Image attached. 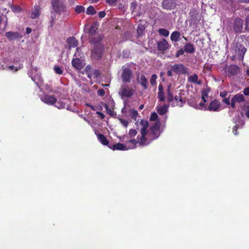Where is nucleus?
Instances as JSON below:
<instances>
[{
  "mask_svg": "<svg viewBox=\"0 0 249 249\" xmlns=\"http://www.w3.org/2000/svg\"><path fill=\"white\" fill-rule=\"evenodd\" d=\"M140 124L142 126L141 130V137L139 138L137 137L139 145L140 146H145L149 144L153 141L151 140V138L148 136L146 137V135L148 134L147 128L149 126V123L146 120H141Z\"/></svg>",
  "mask_w": 249,
  "mask_h": 249,
  "instance_id": "obj_1",
  "label": "nucleus"
},
{
  "mask_svg": "<svg viewBox=\"0 0 249 249\" xmlns=\"http://www.w3.org/2000/svg\"><path fill=\"white\" fill-rule=\"evenodd\" d=\"M51 4L55 13L60 15L66 12V6L63 0H52Z\"/></svg>",
  "mask_w": 249,
  "mask_h": 249,
  "instance_id": "obj_2",
  "label": "nucleus"
},
{
  "mask_svg": "<svg viewBox=\"0 0 249 249\" xmlns=\"http://www.w3.org/2000/svg\"><path fill=\"white\" fill-rule=\"evenodd\" d=\"M234 42H235L234 47L235 53L234 56L237 58V60L242 61L246 49L243 45L236 42L235 40H234Z\"/></svg>",
  "mask_w": 249,
  "mask_h": 249,
  "instance_id": "obj_3",
  "label": "nucleus"
},
{
  "mask_svg": "<svg viewBox=\"0 0 249 249\" xmlns=\"http://www.w3.org/2000/svg\"><path fill=\"white\" fill-rule=\"evenodd\" d=\"M104 50V46H93L91 50V57L92 60H99L102 56V53Z\"/></svg>",
  "mask_w": 249,
  "mask_h": 249,
  "instance_id": "obj_4",
  "label": "nucleus"
},
{
  "mask_svg": "<svg viewBox=\"0 0 249 249\" xmlns=\"http://www.w3.org/2000/svg\"><path fill=\"white\" fill-rule=\"evenodd\" d=\"M160 123L158 121L156 122L153 125L150 127V132L149 134V137L151 138L152 141L158 139L160 135Z\"/></svg>",
  "mask_w": 249,
  "mask_h": 249,
  "instance_id": "obj_5",
  "label": "nucleus"
},
{
  "mask_svg": "<svg viewBox=\"0 0 249 249\" xmlns=\"http://www.w3.org/2000/svg\"><path fill=\"white\" fill-rule=\"evenodd\" d=\"M189 15L190 24H197L201 19V15H199V11L195 9H192L190 11Z\"/></svg>",
  "mask_w": 249,
  "mask_h": 249,
  "instance_id": "obj_6",
  "label": "nucleus"
},
{
  "mask_svg": "<svg viewBox=\"0 0 249 249\" xmlns=\"http://www.w3.org/2000/svg\"><path fill=\"white\" fill-rule=\"evenodd\" d=\"M172 71L178 74H186L188 69L182 64H176L171 67Z\"/></svg>",
  "mask_w": 249,
  "mask_h": 249,
  "instance_id": "obj_7",
  "label": "nucleus"
},
{
  "mask_svg": "<svg viewBox=\"0 0 249 249\" xmlns=\"http://www.w3.org/2000/svg\"><path fill=\"white\" fill-rule=\"evenodd\" d=\"M134 93V90L132 89L129 88L128 86L122 87L119 94L121 95L122 98L124 97L130 98Z\"/></svg>",
  "mask_w": 249,
  "mask_h": 249,
  "instance_id": "obj_8",
  "label": "nucleus"
},
{
  "mask_svg": "<svg viewBox=\"0 0 249 249\" xmlns=\"http://www.w3.org/2000/svg\"><path fill=\"white\" fill-rule=\"evenodd\" d=\"M205 110H208L210 111H219L220 110V103L216 100L212 101L207 107H205Z\"/></svg>",
  "mask_w": 249,
  "mask_h": 249,
  "instance_id": "obj_9",
  "label": "nucleus"
},
{
  "mask_svg": "<svg viewBox=\"0 0 249 249\" xmlns=\"http://www.w3.org/2000/svg\"><path fill=\"white\" fill-rule=\"evenodd\" d=\"M245 97L244 95L238 93L233 96L231 100V106L232 108H235V104L236 103H240L245 101Z\"/></svg>",
  "mask_w": 249,
  "mask_h": 249,
  "instance_id": "obj_10",
  "label": "nucleus"
},
{
  "mask_svg": "<svg viewBox=\"0 0 249 249\" xmlns=\"http://www.w3.org/2000/svg\"><path fill=\"white\" fill-rule=\"evenodd\" d=\"M243 19L238 18H236L233 26V30L236 33H240L242 32L243 28Z\"/></svg>",
  "mask_w": 249,
  "mask_h": 249,
  "instance_id": "obj_11",
  "label": "nucleus"
},
{
  "mask_svg": "<svg viewBox=\"0 0 249 249\" xmlns=\"http://www.w3.org/2000/svg\"><path fill=\"white\" fill-rule=\"evenodd\" d=\"M132 77V71L131 70L125 68L123 70L122 78L123 82H129Z\"/></svg>",
  "mask_w": 249,
  "mask_h": 249,
  "instance_id": "obj_12",
  "label": "nucleus"
},
{
  "mask_svg": "<svg viewBox=\"0 0 249 249\" xmlns=\"http://www.w3.org/2000/svg\"><path fill=\"white\" fill-rule=\"evenodd\" d=\"M104 37L103 35H99L96 36H92L90 37L89 42L91 44H93V46H104V44L101 42Z\"/></svg>",
  "mask_w": 249,
  "mask_h": 249,
  "instance_id": "obj_13",
  "label": "nucleus"
},
{
  "mask_svg": "<svg viewBox=\"0 0 249 249\" xmlns=\"http://www.w3.org/2000/svg\"><path fill=\"white\" fill-rule=\"evenodd\" d=\"M41 100L48 105H53L56 103L57 100L54 95L46 94L41 98Z\"/></svg>",
  "mask_w": 249,
  "mask_h": 249,
  "instance_id": "obj_14",
  "label": "nucleus"
},
{
  "mask_svg": "<svg viewBox=\"0 0 249 249\" xmlns=\"http://www.w3.org/2000/svg\"><path fill=\"white\" fill-rule=\"evenodd\" d=\"M162 5L164 9L171 10L176 7V3L175 0H163Z\"/></svg>",
  "mask_w": 249,
  "mask_h": 249,
  "instance_id": "obj_15",
  "label": "nucleus"
},
{
  "mask_svg": "<svg viewBox=\"0 0 249 249\" xmlns=\"http://www.w3.org/2000/svg\"><path fill=\"white\" fill-rule=\"evenodd\" d=\"M240 72V68L235 65L231 64L228 66L227 68V73L229 76L235 75Z\"/></svg>",
  "mask_w": 249,
  "mask_h": 249,
  "instance_id": "obj_16",
  "label": "nucleus"
},
{
  "mask_svg": "<svg viewBox=\"0 0 249 249\" xmlns=\"http://www.w3.org/2000/svg\"><path fill=\"white\" fill-rule=\"evenodd\" d=\"M5 36L10 41L15 40L22 37V36L18 32H6Z\"/></svg>",
  "mask_w": 249,
  "mask_h": 249,
  "instance_id": "obj_17",
  "label": "nucleus"
},
{
  "mask_svg": "<svg viewBox=\"0 0 249 249\" xmlns=\"http://www.w3.org/2000/svg\"><path fill=\"white\" fill-rule=\"evenodd\" d=\"M66 42L67 44L66 47L70 50L71 48L77 47L78 41L74 37H70L67 39Z\"/></svg>",
  "mask_w": 249,
  "mask_h": 249,
  "instance_id": "obj_18",
  "label": "nucleus"
},
{
  "mask_svg": "<svg viewBox=\"0 0 249 249\" xmlns=\"http://www.w3.org/2000/svg\"><path fill=\"white\" fill-rule=\"evenodd\" d=\"M157 46L158 50L160 51H164L169 47L168 43L165 39H163L161 41H158L157 42Z\"/></svg>",
  "mask_w": 249,
  "mask_h": 249,
  "instance_id": "obj_19",
  "label": "nucleus"
},
{
  "mask_svg": "<svg viewBox=\"0 0 249 249\" xmlns=\"http://www.w3.org/2000/svg\"><path fill=\"white\" fill-rule=\"evenodd\" d=\"M5 64V67H7V69L13 71H16L20 69L21 68V64L20 63H14L15 65H13L12 64V63H4Z\"/></svg>",
  "mask_w": 249,
  "mask_h": 249,
  "instance_id": "obj_20",
  "label": "nucleus"
},
{
  "mask_svg": "<svg viewBox=\"0 0 249 249\" xmlns=\"http://www.w3.org/2000/svg\"><path fill=\"white\" fill-rule=\"evenodd\" d=\"M109 147L114 150H127L128 149L125 145L121 143H117V144H113L112 146H109Z\"/></svg>",
  "mask_w": 249,
  "mask_h": 249,
  "instance_id": "obj_21",
  "label": "nucleus"
},
{
  "mask_svg": "<svg viewBox=\"0 0 249 249\" xmlns=\"http://www.w3.org/2000/svg\"><path fill=\"white\" fill-rule=\"evenodd\" d=\"M80 50L79 48L76 49V52L74 54V58L72 60L71 62H82L84 60L83 56L80 54Z\"/></svg>",
  "mask_w": 249,
  "mask_h": 249,
  "instance_id": "obj_22",
  "label": "nucleus"
},
{
  "mask_svg": "<svg viewBox=\"0 0 249 249\" xmlns=\"http://www.w3.org/2000/svg\"><path fill=\"white\" fill-rule=\"evenodd\" d=\"M169 107V106L167 104H164L162 106H158L157 107V111L160 115H164L168 111Z\"/></svg>",
  "mask_w": 249,
  "mask_h": 249,
  "instance_id": "obj_23",
  "label": "nucleus"
},
{
  "mask_svg": "<svg viewBox=\"0 0 249 249\" xmlns=\"http://www.w3.org/2000/svg\"><path fill=\"white\" fill-rule=\"evenodd\" d=\"M81 73L83 74H86L89 78H91L93 74V69L90 65H88L83 71H81Z\"/></svg>",
  "mask_w": 249,
  "mask_h": 249,
  "instance_id": "obj_24",
  "label": "nucleus"
},
{
  "mask_svg": "<svg viewBox=\"0 0 249 249\" xmlns=\"http://www.w3.org/2000/svg\"><path fill=\"white\" fill-rule=\"evenodd\" d=\"M140 22H141L138 24L137 29V37L142 36L143 35L145 29V24H142V21H140Z\"/></svg>",
  "mask_w": 249,
  "mask_h": 249,
  "instance_id": "obj_25",
  "label": "nucleus"
},
{
  "mask_svg": "<svg viewBox=\"0 0 249 249\" xmlns=\"http://www.w3.org/2000/svg\"><path fill=\"white\" fill-rule=\"evenodd\" d=\"M185 52L189 53H193L195 52V48L193 44L191 43H187L184 47Z\"/></svg>",
  "mask_w": 249,
  "mask_h": 249,
  "instance_id": "obj_26",
  "label": "nucleus"
},
{
  "mask_svg": "<svg viewBox=\"0 0 249 249\" xmlns=\"http://www.w3.org/2000/svg\"><path fill=\"white\" fill-rule=\"evenodd\" d=\"M40 8L38 5H35L34 6V8L31 13V18L32 19H35L36 18H37L40 16Z\"/></svg>",
  "mask_w": 249,
  "mask_h": 249,
  "instance_id": "obj_27",
  "label": "nucleus"
},
{
  "mask_svg": "<svg viewBox=\"0 0 249 249\" xmlns=\"http://www.w3.org/2000/svg\"><path fill=\"white\" fill-rule=\"evenodd\" d=\"M98 29L97 25L96 23H93L90 26V27L86 31V29H84V31L86 33H88L89 36H92L96 33V30Z\"/></svg>",
  "mask_w": 249,
  "mask_h": 249,
  "instance_id": "obj_28",
  "label": "nucleus"
},
{
  "mask_svg": "<svg viewBox=\"0 0 249 249\" xmlns=\"http://www.w3.org/2000/svg\"><path fill=\"white\" fill-rule=\"evenodd\" d=\"M180 95L181 93H179L178 95H176L174 99L177 102V105L181 107L185 104V100L181 97Z\"/></svg>",
  "mask_w": 249,
  "mask_h": 249,
  "instance_id": "obj_29",
  "label": "nucleus"
},
{
  "mask_svg": "<svg viewBox=\"0 0 249 249\" xmlns=\"http://www.w3.org/2000/svg\"><path fill=\"white\" fill-rule=\"evenodd\" d=\"M167 92V100L169 103L172 102L174 98L173 97V94L171 91V85L168 86L167 88L166 89Z\"/></svg>",
  "mask_w": 249,
  "mask_h": 249,
  "instance_id": "obj_30",
  "label": "nucleus"
},
{
  "mask_svg": "<svg viewBox=\"0 0 249 249\" xmlns=\"http://www.w3.org/2000/svg\"><path fill=\"white\" fill-rule=\"evenodd\" d=\"M181 34L178 31L173 32L170 36L171 40L172 41L178 42L179 41Z\"/></svg>",
  "mask_w": 249,
  "mask_h": 249,
  "instance_id": "obj_31",
  "label": "nucleus"
},
{
  "mask_svg": "<svg viewBox=\"0 0 249 249\" xmlns=\"http://www.w3.org/2000/svg\"><path fill=\"white\" fill-rule=\"evenodd\" d=\"M98 140L105 145H107L108 144V141L106 137L102 134H99L97 135Z\"/></svg>",
  "mask_w": 249,
  "mask_h": 249,
  "instance_id": "obj_32",
  "label": "nucleus"
},
{
  "mask_svg": "<svg viewBox=\"0 0 249 249\" xmlns=\"http://www.w3.org/2000/svg\"><path fill=\"white\" fill-rule=\"evenodd\" d=\"M198 76L196 74H194V75L190 76L188 78V81L194 83H197L198 84H200L201 82L200 81L198 82Z\"/></svg>",
  "mask_w": 249,
  "mask_h": 249,
  "instance_id": "obj_33",
  "label": "nucleus"
},
{
  "mask_svg": "<svg viewBox=\"0 0 249 249\" xmlns=\"http://www.w3.org/2000/svg\"><path fill=\"white\" fill-rule=\"evenodd\" d=\"M141 84L144 89H146L147 88V80L144 75L141 76Z\"/></svg>",
  "mask_w": 249,
  "mask_h": 249,
  "instance_id": "obj_34",
  "label": "nucleus"
},
{
  "mask_svg": "<svg viewBox=\"0 0 249 249\" xmlns=\"http://www.w3.org/2000/svg\"><path fill=\"white\" fill-rule=\"evenodd\" d=\"M127 143H130L132 144V145L131 146H128V149H132V148H136V145L139 143V140H137L136 139H132L129 141H128Z\"/></svg>",
  "mask_w": 249,
  "mask_h": 249,
  "instance_id": "obj_35",
  "label": "nucleus"
},
{
  "mask_svg": "<svg viewBox=\"0 0 249 249\" xmlns=\"http://www.w3.org/2000/svg\"><path fill=\"white\" fill-rule=\"evenodd\" d=\"M85 64L86 63H71V65L74 68L81 72L82 71L81 70L83 69Z\"/></svg>",
  "mask_w": 249,
  "mask_h": 249,
  "instance_id": "obj_36",
  "label": "nucleus"
},
{
  "mask_svg": "<svg viewBox=\"0 0 249 249\" xmlns=\"http://www.w3.org/2000/svg\"><path fill=\"white\" fill-rule=\"evenodd\" d=\"M213 68V65L211 63H205L203 71L204 73H207L209 71H210Z\"/></svg>",
  "mask_w": 249,
  "mask_h": 249,
  "instance_id": "obj_37",
  "label": "nucleus"
},
{
  "mask_svg": "<svg viewBox=\"0 0 249 249\" xmlns=\"http://www.w3.org/2000/svg\"><path fill=\"white\" fill-rule=\"evenodd\" d=\"M53 70H54L55 73L57 74H59V75L63 74L64 71H63V69L57 65L54 66V67L53 68Z\"/></svg>",
  "mask_w": 249,
  "mask_h": 249,
  "instance_id": "obj_38",
  "label": "nucleus"
},
{
  "mask_svg": "<svg viewBox=\"0 0 249 249\" xmlns=\"http://www.w3.org/2000/svg\"><path fill=\"white\" fill-rule=\"evenodd\" d=\"M129 112L130 113L131 118L136 121L138 115V111L134 109H131L129 110Z\"/></svg>",
  "mask_w": 249,
  "mask_h": 249,
  "instance_id": "obj_39",
  "label": "nucleus"
},
{
  "mask_svg": "<svg viewBox=\"0 0 249 249\" xmlns=\"http://www.w3.org/2000/svg\"><path fill=\"white\" fill-rule=\"evenodd\" d=\"M75 12L77 14H81L85 12V9L82 5H77L75 8Z\"/></svg>",
  "mask_w": 249,
  "mask_h": 249,
  "instance_id": "obj_40",
  "label": "nucleus"
},
{
  "mask_svg": "<svg viewBox=\"0 0 249 249\" xmlns=\"http://www.w3.org/2000/svg\"><path fill=\"white\" fill-rule=\"evenodd\" d=\"M158 32L160 35L164 36H168L169 35V32L167 30L164 28L159 29Z\"/></svg>",
  "mask_w": 249,
  "mask_h": 249,
  "instance_id": "obj_41",
  "label": "nucleus"
},
{
  "mask_svg": "<svg viewBox=\"0 0 249 249\" xmlns=\"http://www.w3.org/2000/svg\"><path fill=\"white\" fill-rule=\"evenodd\" d=\"M96 13V11L95 10L94 7L92 6H89L86 11V14L88 15H93Z\"/></svg>",
  "mask_w": 249,
  "mask_h": 249,
  "instance_id": "obj_42",
  "label": "nucleus"
},
{
  "mask_svg": "<svg viewBox=\"0 0 249 249\" xmlns=\"http://www.w3.org/2000/svg\"><path fill=\"white\" fill-rule=\"evenodd\" d=\"M209 90L208 89H205L202 90L201 94H202V99L204 100V102H206V98H207L208 96Z\"/></svg>",
  "mask_w": 249,
  "mask_h": 249,
  "instance_id": "obj_43",
  "label": "nucleus"
},
{
  "mask_svg": "<svg viewBox=\"0 0 249 249\" xmlns=\"http://www.w3.org/2000/svg\"><path fill=\"white\" fill-rule=\"evenodd\" d=\"M104 106L108 114L110 115V116H113L114 115L113 110L111 109L107 104H105Z\"/></svg>",
  "mask_w": 249,
  "mask_h": 249,
  "instance_id": "obj_44",
  "label": "nucleus"
},
{
  "mask_svg": "<svg viewBox=\"0 0 249 249\" xmlns=\"http://www.w3.org/2000/svg\"><path fill=\"white\" fill-rule=\"evenodd\" d=\"M138 6L137 3L135 0H133L130 4V10L133 14L135 12V10Z\"/></svg>",
  "mask_w": 249,
  "mask_h": 249,
  "instance_id": "obj_45",
  "label": "nucleus"
},
{
  "mask_svg": "<svg viewBox=\"0 0 249 249\" xmlns=\"http://www.w3.org/2000/svg\"><path fill=\"white\" fill-rule=\"evenodd\" d=\"M158 97L160 101H162V102L165 101V96H164V91L158 92Z\"/></svg>",
  "mask_w": 249,
  "mask_h": 249,
  "instance_id": "obj_46",
  "label": "nucleus"
},
{
  "mask_svg": "<svg viewBox=\"0 0 249 249\" xmlns=\"http://www.w3.org/2000/svg\"><path fill=\"white\" fill-rule=\"evenodd\" d=\"M157 78V76L155 74H154L151 76L150 82V84L152 86L155 85V84L156 83Z\"/></svg>",
  "mask_w": 249,
  "mask_h": 249,
  "instance_id": "obj_47",
  "label": "nucleus"
},
{
  "mask_svg": "<svg viewBox=\"0 0 249 249\" xmlns=\"http://www.w3.org/2000/svg\"><path fill=\"white\" fill-rule=\"evenodd\" d=\"M119 121H120V123L125 127H127L128 125L129 122L124 119L122 118H119Z\"/></svg>",
  "mask_w": 249,
  "mask_h": 249,
  "instance_id": "obj_48",
  "label": "nucleus"
},
{
  "mask_svg": "<svg viewBox=\"0 0 249 249\" xmlns=\"http://www.w3.org/2000/svg\"><path fill=\"white\" fill-rule=\"evenodd\" d=\"M137 134V131L134 129H130L129 131L128 135L130 138L134 137Z\"/></svg>",
  "mask_w": 249,
  "mask_h": 249,
  "instance_id": "obj_49",
  "label": "nucleus"
},
{
  "mask_svg": "<svg viewBox=\"0 0 249 249\" xmlns=\"http://www.w3.org/2000/svg\"><path fill=\"white\" fill-rule=\"evenodd\" d=\"M51 26L52 27L53 24H54V20L55 19V15L54 13V12L52 11L51 12Z\"/></svg>",
  "mask_w": 249,
  "mask_h": 249,
  "instance_id": "obj_50",
  "label": "nucleus"
},
{
  "mask_svg": "<svg viewBox=\"0 0 249 249\" xmlns=\"http://www.w3.org/2000/svg\"><path fill=\"white\" fill-rule=\"evenodd\" d=\"M158 118V116L155 112H153L150 116V121H156Z\"/></svg>",
  "mask_w": 249,
  "mask_h": 249,
  "instance_id": "obj_51",
  "label": "nucleus"
},
{
  "mask_svg": "<svg viewBox=\"0 0 249 249\" xmlns=\"http://www.w3.org/2000/svg\"><path fill=\"white\" fill-rule=\"evenodd\" d=\"M243 110L245 111L246 116L249 118V106H245L243 107Z\"/></svg>",
  "mask_w": 249,
  "mask_h": 249,
  "instance_id": "obj_52",
  "label": "nucleus"
},
{
  "mask_svg": "<svg viewBox=\"0 0 249 249\" xmlns=\"http://www.w3.org/2000/svg\"><path fill=\"white\" fill-rule=\"evenodd\" d=\"M239 128H240V126L238 124H236L235 126H233L232 132L235 135H237L238 134L237 129Z\"/></svg>",
  "mask_w": 249,
  "mask_h": 249,
  "instance_id": "obj_53",
  "label": "nucleus"
},
{
  "mask_svg": "<svg viewBox=\"0 0 249 249\" xmlns=\"http://www.w3.org/2000/svg\"><path fill=\"white\" fill-rule=\"evenodd\" d=\"M184 52L185 51L183 49H181L180 50L177 52L175 55L177 57H178L180 55L183 54Z\"/></svg>",
  "mask_w": 249,
  "mask_h": 249,
  "instance_id": "obj_54",
  "label": "nucleus"
},
{
  "mask_svg": "<svg viewBox=\"0 0 249 249\" xmlns=\"http://www.w3.org/2000/svg\"><path fill=\"white\" fill-rule=\"evenodd\" d=\"M248 32H249V16L246 18V27L245 28Z\"/></svg>",
  "mask_w": 249,
  "mask_h": 249,
  "instance_id": "obj_55",
  "label": "nucleus"
},
{
  "mask_svg": "<svg viewBox=\"0 0 249 249\" xmlns=\"http://www.w3.org/2000/svg\"><path fill=\"white\" fill-rule=\"evenodd\" d=\"M97 93L100 96H103L105 94V91L104 89H101L98 90Z\"/></svg>",
  "mask_w": 249,
  "mask_h": 249,
  "instance_id": "obj_56",
  "label": "nucleus"
},
{
  "mask_svg": "<svg viewBox=\"0 0 249 249\" xmlns=\"http://www.w3.org/2000/svg\"><path fill=\"white\" fill-rule=\"evenodd\" d=\"M222 102L227 105H230L231 104V102H230V101L229 97V98H224L222 100Z\"/></svg>",
  "mask_w": 249,
  "mask_h": 249,
  "instance_id": "obj_57",
  "label": "nucleus"
},
{
  "mask_svg": "<svg viewBox=\"0 0 249 249\" xmlns=\"http://www.w3.org/2000/svg\"><path fill=\"white\" fill-rule=\"evenodd\" d=\"M100 75L99 71L97 70H93L92 75H94L95 77H98Z\"/></svg>",
  "mask_w": 249,
  "mask_h": 249,
  "instance_id": "obj_58",
  "label": "nucleus"
},
{
  "mask_svg": "<svg viewBox=\"0 0 249 249\" xmlns=\"http://www.w3.org/2000/svg\"><path fill=\"white\" fill-rule=\"evenodd\" d=\"M55 107H58V108H64L65 105L62 104V103H60L59 102H57V105H55Z\"/></svg>",
  "mask_w": 249,
  "mask_h": 249,
  "instance_id": "obj_59",
  "label": "nucleus"
},
{
  "mask_svg": "<svg viewBox=\"0 0 249 249\" xmlns=\"http://www.w3.org/2000/svg\"><path fill=\"white\" fill-rule=\"evenodd\" d=\"M243 93L245 95L249 96V87L244 89Z\"/></svg>",
  "mask_w": 249,
  "mask_h": 249,
  "instance_id": "obj_60",
  "label": "nucleus"
},
{
  "mask_svg": "<svg viewBox=\"0 0 249 249\" xmlns=\"http://www.w3.org/2000/svg\"><path fill=\"white\" fill-rule=\"evenodd\" d=\"M227 93L228 92L227 91H222V92H220V96L221 97H223V98H225L226 96H227Z\"/></svg>",
  "mask_w": 249,
  "mask_h": 249,
  "instance_id": "obj_61",
  "label": "nucleus"
},
{
  "mask_svg": "<svg viewBox=\"0 0 249 249\" xmlns=\"http://www.w3.org/2000/svg\"><path fill=\"white\" fill-rule=\"evenodd\" d=\"M106 16V13L104 11H100L99 13V17L100 18H103Z\"/></svg>",
  "mask_w": 249,
  "mask_h": 249,
  "instance_id": "obj_62",
  "label": "nucleus"
},
{
  "mask_svg": "<svg viewBox=\"0 0 249 249\" xmlns=\"http://www.w3.org/2000/svg\"><path fill=\"white\" fill-rule=\"evenodd\" d=\"M96 114H98V115L100 116V118L102 119H104V118L105 117V115L101 112H99V111H97L96 112Z\"/></svg>",
  "mask_w": 249,
  "mask_h": 249,
  "instance_id": "obj_63",
  "label": "nucleus"
},
{
  "mask_svg": "<svg viewBox=\"0 0 249 249\" xmlns=\"http://www.w3.org/2000/svg\"><path fill=\"white\" fill-rule=\"evenodd\" d=\"M158 90H159V91L158 92H162V91H163V85L161 84H160L159 85V87H158Z\"/></svg>",
  "mask_w": 249,
  "mask_h": 249,
  "instance_id": "obj_64",
  "label": "nucleus"
}]
</instances>
